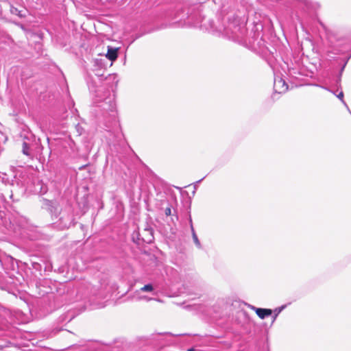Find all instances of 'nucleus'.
<instances>
[{"label":"nucleus","mask_w":351,"mask_h":351,"mask_svg":"<svg viewBox=\"0 0 351 351\" xmlns=\"http://www.w3.org/2000/svg\"><path fill=\"white\" fill-rule=\"evenodd\" d=\"M200 27L206 30L223 32L228 38L238 43H242L246 33L245 25L238 17L229 20L226 26L222 29L215 27L213 21L203 19Z\"/></svg>","instance_id":"obj_1"},{"label":"nucleus","mask_w":351,"mask_h":351,"mask_svg":"<svg viewBox=\"0 0 351 351\" xmlns=\"http://www.w3.org/2000/svg\"><path fill=\"white\" fill-rule=\"evenodd\" d=\"M274 88L276 93H282L287 90L288 85L281 77L274 79Z\"/></svg>","instance_id":"obj_2"},{"label":"nucleus","mask_w":351,"mask_h":351,"mask_svg":"<svg viewBox=\"0 0 351 351\" xmlns=\"http://www.w3.org/2000/svg\"><path fill=\"white\" fill-rule=\"evenodd\" d=\"M138 234L141 237V239L147 243H150L154 239L153 230L149 226L145 228Z\"/></svg>","instance_id":"obj_3"},{"label":"nucleus","mask_w":351,"mask_h":351,"mask_svg":"<svg viewBox=\"0 0 351 351\" xmlns=\"http://www.w3.org/2000/svg\"><path fill=\"white\" fill-rule=\"evenodd\" d=\"M251 308L254 310L256 315L262 319L272 314V310L269 308H257L254 306H251Z\"/></svg>","instance_id":"obj_4"},{"label":"nucleus","mask_w":351,"mask_h":351,"mask_svg":"<svg viewBox=\"0 0 351 351\" xmlns=\"http://www.w3.org/2000/svg\"><path fill=\"white\" fill-rule=\"evenodd\" d=\"M10 12L12 14L19 16V17H25L27 12V10L24 8H19L16 7L14 4L10 5Z\"/></svg>","instance_id":"obj_5"},{"label":"nucleus","mask_w":351,"mask_h":351,"mask_svg":"<svg viewBox=\"0 0 351 351\" xmlns=\"http://www.w3.org/2000/svg\"><path fill=\"white\" fill-rule=\"evenodd\" d=\"M118 50L119 48H114L108 46L106 57L112 62L116 60L118 57Z\"/></svg>","instance_id":"obj_6"},{"label":"nucleus","mask_w":351,"mask_h":351,"mask_svg":"<svg viewBox=\"0 0 351 351\" xmlns=\"http://www.w3.org/2000/svg\"><path fill=\"white\" fill-rule=\"evenodd\" d=\"M141 292H150L152 293L153 295H155L154 287L152 284L145 285L137 291V293H138Z\"/></svg>","instance_id":"obj_7"},{"label":"nucleus","mask_w":351,"mask_h":351,"mask_svg":"<svg viewBox=\"0 0 351 351\" xmlns=\"http://www.w3.org/2000/svg\"><path fill=\"white\" fill-rule=\"evenodd\" d=\"M191 231H192V236H193V241L195 244V245L198 247V248H201L202 247V245L197 238V236L194 230V228L193 227V226L191 225Z\"/></svg>","instance_id":"obj_8"},{"label":"nucleus","mask_w":351,"mask_h":351,"mask_svg":"<svg viewBox=\"0 0 351 351\" xmlns=\"http://www.w3.org/2000/svg\"><path fill=\"white\" fill-rule=\"evenodd\" d=\"M338 99L341 100V101L343 104V105L346 107V108L350 111V109L346 104V101L343 99V93L341 91L339 94H336L335 93L332 92Z\"/></svg>","instance_id":"obj_9"},{"label":"nucleus","mask_w":351,"mask_h":351,"mask_svg":"<svg viewBox=\"0 0 351 351\" xmlns=\"http://www.w3.org/2000/svg\"><path fill=\"white\" fill-rule=\"evenodd\" d=\"M286 307V305H282L278 308H276L274 310V315L273 316V322H274L277 317V316L279 315V313Z\"/></svg>","instance_id":"obj_10"},{"label":"nucleus","mask_w":351,"mask_h":351,"mask_svg":"<svg viewBox=\"0 0 351 351\" xmlns=\"http://www.w3.org/2000/svg\"><path fill=\"white\" fill-rule=\"evenodd\" d=\"M23 153L26 156H30L29 147L27 143H23Z\"/></svg>","instance_id":"obj_11"},{"label":"nucleus","mask_w":351,"mask_h":351,"mask_svg":"<svg viewBox=\"0 0 351 351\" xmlns=\"http://www.w3.org/2000/svg\"><path fill=\"white\" fill-rule=\"evenodd\" d=\"M138 300H145V301H147V302H149L152 300H153L152 298H149L148 296H146V295H139L138 296Z\"/></svg>","instance_id":"obj_12"},{"label":"nucleus","mask_w":351,"mask_h":351,"mask_svg":"<svg viewBox=\"0 0 351 351\" xmlns=\"http://www.w3.org/2000/svg\"><path fill=\"white\" fill-rule=\"evenodd\" d=\"M165 213L167 216H169L171 215V208L170 207H167L166 208L165 210Z\"/></svg>","instance_id":"obj_13"},{"label":"nucleus","mask_w":351,"mask_h":351,"mask_svg":"<svg viewBox=\"0 0 351 351\" xmlns=\"http://www.w3.org/2000/svg\"><path fill=\"white\" fill-rule=\"evenodd\" d=\"M320 25L323 27V28L326 31V27H325V25L322 23H320Z\"/></svg>","instance_id":"obj_14"},{"label":"nucleus","mask_w":351,"mask_h":351,"mask_svg":"<svg viewBox=\"0 0 351 351\" xmlns=\"http://www.w3.org/2000/svg\"><path fill=\"white\" fill-rule=\"evenodd\" d=\"M203 179H204V178H202V179H201V180H198L196 183H197V184L199 183V182H200Z\"/></svg>","instance_id":"obj_15"},{"label":"nucleus","mask_w":351,"mask_h":351,"mask_svg":"<svg viewBox=\"0 0 351 351\" xmlns=\"http://www.w3.org/2000/svg\"><path fill=\"white\" fill-rule=\"evenodd\" d=\"M344 67H345V66H343L342 67L341 72H342V71H343V70L344 69Z\"/></svg>","instance_id":"obj_16"},{"label":"nucleus","mask_w":351,"mask_h":351,"mask_svg":"<svg viewBox=\"0 0 351 351\" xmlns=\"http://www.w3.org/2000/svg\"><path fill=\"white\" fill-rule=\"evenodd\" d=\"M187 351H194L193 349H189Z\"/></svg>","instance_id":"obj_17"},{"label":"nucleus","mask_w":351,"mask_h":351,"mask_svg":"<svg viewBox=\"0 0 351 351\" xmlns=\"http://www.w3.org/2000/svg\"><path fill=\"white\" fill-rule=\"evenodd\" d=\"M326 90L330 91L328 88H324Z\"/></svg>","instance_id":"obj_18"}]
</instances>
